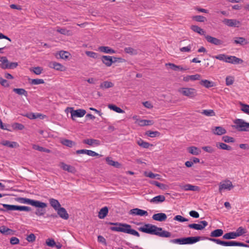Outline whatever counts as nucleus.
<instances>
[{
  "label": "nucleus",
  "mask_w": 249,
  "mask_h": 249,
  "mask_svg": "<svg viewBox=\"0 0 249 249\" xmlns=\"http://www.w3.org/2000/svg\"><path fill=\"white\" fill-rule=\"evenodd\" d=\"M13 90L14 92H15V93L19 95H23L25 97H27L28 96L27 91L25 90L24 89L14 88Z\"/></svg>",
  "instance_id": "42"
},
{
  "label": "nucleus",
  "mask_w": 249,
  "mask_h": 249,
  "mask_svg": "<svg viewBox=\"0 0 249 249\" xmlns=\"http://www.w3.org/2000/svg\"><path fill=\"white\" fill-rule=\"evenodd\" d=\"M49 202L51 206L56 211L61 207V205L59 201L54 198L49 199Z\"/></svg>",
  "instance_id": "29"
},
{
  "label": "nucleus",
  "mask_w": 249,
  "mask_h": 249,
  "mask_svg": "<svg viewBox=\"0 0 249 249\" xmlns=\"http://www.w3.org/2000/svg\"><path fill=\"white\" fill-rule=\"evenodd\" d=\"M227 63H230L234 64H241L243 62V60L235 56H228L227 57Z\"/></svg>",
  "instance_id": "19"
},
{
  "label": "nucleus",
  "mask_w": 249,
  "mask_h": 249,
  "mask_svg": "<svg viewBox=\"0 0 249 249\" xmlns=\"http://www.w3.org/2000/svg\"><path fill=\"white\" fill-rule=\"evenodd\" d=\"M174 220H176V221H179V222H186V221H188V219L185 218V217H183V216L180 215H176L174 218Z\"/></svg>",
  "instance_id": "64"
},
{
  "label": "nucleus",
  "mask_w": 249,
  "mask_h": 249,
  "mask_svg": "<svg viewBox=\"0 0 249 249\" xmlns=\"http://www.w3.org/2000/svg\"><path fill=\"white\" fill-rule=\"evenodd\" d=\"M237 237H239L246 232V230L242 227H239L235 232Z\"/></svg>",
  "instance_id": "57"
},
{
  "label": "nucleus",
  "mask_w": 249,
  "mask_h": 249,
  "mask_svg": "<svg viewBox=\"0 0 249 249\" xmlns=\"http://www.w3.org/2000/svg\"><path fill=\"white\" fill-rule=\"evenodd\" d=\"M108 107L110 109H112L117 113H122L124 112V110L122 109L121 108L117 107L114 105L109 104L108 105Z\"/></svg>",
  "instance_id": "44"
},
{
  "label": "nucleus",
  "mask_w": 249,
  "mask_h": 249,
  "mask_svg": "<svg viewBox=\"0 0 249 249\" xmlns=\"http://www.w3.org/2000/svg\"><path fill=\"white\" fill-rule=\"evenodd\" d=\"M41 203H43L45 205V206H43V207H36L37 208L35 212V214L37 216H42L44 215L46 213V210L45 208L47 206V204L46 203L41 202Z\"/></svg>",
  "instance_id": "24"
},
{
  "label": "nucleus",
  "mask_w": 249,
  "mask_h": 249,
  "mask_svg": "<svg viewBox=\"0 0 249 249\" xmlns=\"http://www.w3.org/2000/svg\"><path fill=\"white\" fill-rule=\"evenodd\" d=\"M0 144L10 148L17 147L18 144L15 142H10L7 140H3L0 142Z\"/></svg>",
  "instance_id": "26"
},
{
  "label": "nucleus",
  "mask_w": 249,
  "mask_h": 249,
  "mask_svg": "<svg viewBox=\"0 0 249 249\" xmlns=\"http://www.w3.org/2000/svg\"><path fill=\"white\" fill-rule=\"evenodd\" d=\"M237 236L236 234V233L234 231L229 232L225 233L222 237V238L224 239L230 240L235 239Z\"/></svg>",
  "instance_id": "33"
},
{
  "label": "nucleus",
  "mask_w": 249,
  "mask_h": 249,
  "mask_svg": "<svg viewBox=\"0 0 249 249\" xmlns=\"http://www.w3.org/2000/svg\"><path fill=\"white\" fill-rule=\"evenodd\" d=\"M208 223L206 221H200L199 224L193 223L188 225V227L196 230H202L207 225Z\"/></svg>",
  "instance_id": "9"
},
{
  "label": "nucleus",
  "mask_w": 249,
  "mask_h": 249,
  "mask_svg": "<svg viewBox=\"0 0 249 249\" xmlns=\"http://www.w3.org/2000/svg\"><path fill=\"white\" fill-rule=\"evenodd\" d=\"M233 123L235 125H232V127L237 130L240 131H249V123H247L241 119L234 120Z\"/></svg>",
  "instance_id": "5"
},
{
  "label": "nucleus",
  "mask_w": 249,
  "mask_h": 249,
  "mask_svg": "<svg viewBox=\"0 0 249 249\" xmlns=\"http://www.w3.org/2000/svg\"><path fill=\"white\" fill-rule=\"evenodd\" d=\"M216 146L220 149L227 150L228 151H231L232 150V148L231 146L222 142L216 143Z\"/></svg>",
  "instance_id": "43"
},
{
  "label": "nucleus",
  "mask_w": 249,
  "mask_h": 249,
  "mask_svg": "<svg viewBox=\"0 0 249 249\" xmlns=\"http://www.w3.org/2000/svg\"><path fill=\"white\" fill-rule=\"evenodd\" d=\"M57 214L62 218L67 220L69 215L66 209L63 207H60L57 210Z\"/></svg>",
  "instance_id": "18"
},
{
  "label": "nucleus",
  "mask_w": 249,
  "mask_h": 249,
  "mask_svg": "<svg viewBox=\"0 0 249 249\" xmlns=\"http://www.w3.org/2000/svg\"><path fill=\"white\" fill-rule=\"evenodd\" d=\"M188 151L193 155H198L200 152L201 150L197 147L195 146H191L188 148Z\"/></svg>",
  "instance_id": "35"
},
{
  "label": "nucleus",
  "mask_w": 249,
  "mask_h": 249,
  "mask_svg": "<svg viewBox=\"0 0 249 249\" xmlns=\"http://www.w3.org/2000/svg\"><path fill=\"white\" fill-rule=\"evenodd\" d=\"M60 167L63 170L67 171L70 173H74L76 171L74 167L70 165L67 164L64 162H61L60 163Z\"/></svg>",
  "instance_id": "23"
},
{
  "label": "nucleus",
  "mask_w": 249,
  "mask_h": 249,
  "mask_svg": "<svg viewBox=\"0 0 249 249\" xmlns=\"http://www.w3.org/2000/svg\"><path fill=\"white\" fill-rule=\"evenodd\" d=\"M137 143L140 146L144 148H148L150 146H152V144H151L147 142H144L141 139H139L137 141Z\"/></svg>",
  "instance_id": "39"
},
{
  "label": "nucleus",
  "mask_w": 249,
  "mask_h": 249,
  "mask_svg": "<svg viewBox=\"0 0 249 249\" xmlns=\"http://www.w3.org/2000/svg\"><path fill=\"white\" fill-rule=\"evenodd\" d=\"M178 92L183 95L190 98H193L197 96V91L196 89L191 88H180L178 90Z\"/></svg>",
  "instance_id": "6"
},
{
  "label": "nucleus",
  "mask_w": 249,
  "mask_h": 249,
  "mask_svg": "<svg viewBox=\"0 0 249 249\" xmlns=\"http://www.w3.org/2000/svg\"><path fill=\"white\" fill-rule=\"evenodd\" d=\"M193 19L196 21L203 22L206 21V18L202 16H196L193 17Z\"/></svg>",
  "instance_id": "62"
},
{
  "label": "nucleus",
  "mask_w": 249,
  "mask_h": 249,
  "mask_svg": "<svg viewBox=\"0 0 249 249\" xmlns=\"http://www.w3.org/2000/svg\"><path fill=\"white\" fill-rule=\"evenodd\" d=\"M213 57L219 60H222L226 62V60H227V57H228V55H227L225 54H220L219 55L214 56H213Z\"/></svg>",
  "instance_id": "55"
},
{
  "label": "nucleus",
  "mask_w": 249,
  "mask_h": 249,
  "mask_svg": "<svg viewBox=\"0 0 249 249\" xmlns=\"http://www.w3.org/2000/svg\"><path fill=\"white\" fill-rule=\"evenodd\" d=\"M222 140L227 143L229 142H235V140L233 138L228 136H224L222 137Z\"/></svg>",
  "instance_id": "58"
},
{
  "label": "nucleus",
  "mask_w": 249,
  "mask_h": 249,
  "mask_svg": "<svg viewBox=\"0 0 249 249\" xmlns=\"http://www.w3.org/2000/svg\"><path fill=\"white\" fill-rule=\"evenodd\" d=\"M129 214L133 215L140 216H147L148 214L147 211L140 209L139 208H134L131 209L129 211Z\"/></svg>",
  "instance_id": "13"
},
{
  "label": "nucleus",
  "mask_w": 249,
  "mask_h": 249,
  "mask_svg": "<svg viewBox=\"0 0 249 249\" xmlns=\"http://www.w3.org/2000/svg\"><path fill=\"white\" fill-rule=\"evenodd\" d=\"M12 127L15 129L20 130L23 129V128H24V125H23L21 124H19L18 123H15L13 124H12Z\"/></svg>",
  "instance_id": "63"
},
{
  "label": "nucleus",
  "mask_w": 249,
  "mask_h": 249,
  "mask_svg": "<svg viewBox=\"0 0 249 249\" xmlns=\"http://www.w3.org/2000/svg\"><path fill=\"white\" fill-rule=\"evenodd\" d=\"M201 113L207 116H214L215 115V113L213 109L203 110Z\"/></svg>",
  "instance_id": "48"
},
{
  "label": "nucleus",
  "mask_w": 249,
  "mask_h": 249,
  "mask_svg": "<svg viewBox=\"0 0 249 249\" xmlns=\"http://www.w3.org/2000/svg\"><path fill=\"white\" fill-rule=\"evenodd\" d=\"M0 232L6 235H13L14 234V231L5 226H2L0 227Z\"/></svg>",
  "instance_id": "25"
},
{
  "label": "nucleus",
  "mask_w": 249,
  "mask_h": 249,
  "mask_svg": "<svg viewBox=\"0 0 249 249\" xmlns=\"http://www.w3.org/2000/svg\"><path fill=\"white\" fill-rule=\"evenodd\" d=\"M165 200V197L164 196L159 195V196H157L153 197V198H152L150 200V202L151 203H158L162 202L164 201Z\"/></svg>",
  "instance_id": "28"
},
{
  "label": "nucleus",
  "mask_w": 249,
  "mask_h": 249,
  "mask_svg": "<svg viewBox=\"0 0 249 249\" xmlns=\"http://www.w3.org/2000/svg\"><path fill=\"white\" fill-rule=\"evenodd\" d=\"M240 105L242 107L241 109V110L244 112L249 115V105L244 104L241 103H240Z\"/></svg>",
  "instance_id": "59"
},
{
  "label": "nucleus",
  "mask_w": 249,
  "mask_h": 249,
  "mask_svg": "<svg viewBox=\"0 0 249 249\" xmlns=\"http://www.w3.org/2000/svg\"><path fill=\"white\" fill-rule=\"evenodd\" d=\"M17 200L21 203L30 204L35 207H43L45 206L43 203H41V201L31 199L28 198L18 197Z\"/></svg>",
  "instance_id": "7"
},
{
  "label": "nucleus",
  "mask_w": 249,
  "mask_h": 249,
  "mask_svg": "<svg viewBox=\"0 0 249 249\" xmlns=\"http://www.w3.org/2000/svg\"><path fill=\"white\" fill-rule=\"evenodd\" d=\"M71 109V118L73 120H74L75 118L76 117H82L86 113V111L85 109H79L73 110L72 108Z\"/></svg>",
  "instance_id": "10"
},
{
  "label": "nucleus",
  "mask_w": 249,
  "mask_h": 249,
  "mask_svg": "<svg viewBox=\"0 0 249 249\" xmlns=\"http://www.w3.org/2000/svg\"><path fill=\"white\" fill-rule=\"evenodd\" d=\"M32 85H39L44 83V81L42 79H32L30 83Z\"/></svg>",
  "instance_id": "60"
},
{
  "label": "nucleus",
  "mask_w": 249,
  "mask_h": 249,
  "mask_svg": "<svg viewBox=\"0 0 249 249\" xmlns=\"http://www.w3.org/2000/svg\"><path fill=\"white\" fill-rule=\"evenodd\" d=\"M46 245L50 247H53L55 245V242L52 238H48L46 240Z\"/></svg>",
  "instance_id": "61"
},
{
  "label": "nucleus",
  "mask_w": 249,
  "mask_h": 249,
  "mask_svg": "<svg viewBox=\"0 0 249 249\" xmlns=\"http://www.w3.org/2000/svg\"><path fill=\"white\" fill-rule=\"evenodd\" d=\"M49 67L56 71H65L66 70V68L63 65L54 61L51 62L49 64Z\"/></svg>",
  "instance_id": "14"
},
{
  "label": "nucleus",
  "mask_w": 249,
  "mask_h": 249,
  "mask_svg": "<svg viewBox=\"0 0 249 249\" xmlns=\"http://www.w3.org/2000/svg\"><path fill=\"white\" fill-rule=\"evenodd\" d=\"M206 239L213 242L217 244L223 246H240L243 247H249V245L248 244H244L242 242H239L236 241H222L219 239H216L215 238H208L207 237Z\"/></svg>",
  "instance_id": "3"
},
{
  "label": "nucleus",
  "mask_w": 249,
  "mask_h": 249,
  "mask_svg": "<svg viewBox=\"0 0 249 249\" xmlns=\"http://www.w3.org/2000/svg\"><path fill=\"white\" fill-rule=\"evenodd\" d=\"M85 53L87 56L93 58H99V55L96 53L91 51H86Z\"/></svg>",
  "instance_id": "54"
},
{
  "label": "nucleus",
  "mask_w": 249,
  "mask_h": 249,
  "mask_svg": "<svg viewBox=\"0 0 249 249\" xmlns=\"http://www.w3.org/2000/svg\"><path fill=\"white\" fill-rule=\"evenodd\" d=\"M17 211L29 212L31 211V208L25 206H17Z\"/></svg>",
  "instance_id": "56"
},
{
  "label": "nucleus",
  "mask_w": 249,
  "mask_h": 249,
  "mask_svg": "<svg viewBox=\"0 0 249 249\" xmlns=\"http://www.w3.org/2000/svg\"><path fill=\"white\" fill-rule=\"evenodd\" d=\"M212 132L214 135H222L226 133V130L222 126H215L212 129Z\"/></svg>",
  "instance_id": "22"
},
{
  "label": "nucleus",
  "mask_w": 249,
  "mask_h": 249,
  "mask_svg": "<svg viewBox=\"0 0 249 249\" xmlns=\"http://www.w3.org/2000/svg\"><path fill=\"white\" fill-rule=\"evenodd\" d=\"M200 77V75L198 74L192 75H187L185 77H184L183 80L185 82H188L190 80L195 81L196 80H199Z\"/></svg>",
  "instance_id": "30"
},
{
  "label": "nucleus",
  "mask_w": 249,
  "mask_h": 249,
  "mask_svg": "<svg viewBox=\"0 0 249 249\" xmlns=\"http://www.w3.org/2000/svg\"><path fill=\"white\" fill-rule=\"evenodd\" d=\"M234 187L232 182L229 180H225L220 182L219 184V191L221 192L222 190H231Z\"/></svg>",
  "instance_id": "8"
},
{
  "label": "nucleus",
  "mask_w": 249,
  "mask_h": 249,
  "mask_svg": "<svg viewBox=\"0 0 249 249\" xmlns=\"http://www.w3.org/2000/svg\"><path fill=\"white\" fill-rule=\"evenodd\" d=\"M108 209L107 207L102 208L99 212L98 216L101 219L104 218L107 214Z\"/></svg>",
  "instance_id": "34"
},
{
  "label": "nucleus",
  "mask_w": 249,
  "mask_h": 249,
  "mask_svg": "<svg viewBox=\"0 0 249 249\" xmlns=\"http://www.w3.org/2000/svg\"><path fill=\"white\" fill-rule=\"evenodd\" d=\"M106 162L109 165L113 166H114L116 168H119L121 166L120 163H119L117 161H113L111 158L107 157L106 159Z\"/></svg>",
  "instance_id": "38"
},
{
  "label": "nucleus",
  "mask_w": 249,
  "mask_h": 249,
  "mask_svg": "<svg viewBox=\"0 0 249 249\" xmlns=\"http://www.w3.org/2000/svg\"><path fill=\"white\" fill-rule=\"evenodd\" d=\"M205 38L207 40V41L215 45L219 46L223 45V41L222 40L219 39L216 37H213L209 35H206L205 36Z\"/></svg>",
  "instance_id": "11"
},
{
  "label": "nucleus",
  "mask_w": 249,
  "mask_h": 249,
  "mask_svg": "<svg viewBox=\"0 0 249 249\" xmlns=\"http://www.w3.org/2000/svg\"><path fill=\"white\" fill-rule=\"evenodd\" d=\"M140 231L153 235H156L161 237H170L172 234L170 232L163 230L162 228L151 224H145L143 227L138 228Z\"/></svg>",
  "instance_id": "1"
},
{
  "label": "nucleus",
  "mask_w": 249,
  "mask_h": 249,
  "mask_svg": "<svg viewBox=\"0 0 249 249\" xmlns=\"http://www.w3.org/2000/svg\"><path fill=\"white\" fill-rule=\"evenodd\" d=\"M145 134L151 138L156 137L157 136H159L160 135V133L158 131H152L150 130L147 131Z\"/></svg>",
  "instance_id": "52"
},
{
  "label": "nucleus",
  "mask_w": 249,
  "mask_h": 249,
  "mask_svg": "<svg viewBox=\"0 0 249 249\" xmlns=\"http://www.w3.org/2000/svg\"><path fill=\"white\" fill-rule=\"evenodd\" d=\"M152 218L154 220L162 222L166 220L167 218V215L164 213H157L153 215Z\"/></svg>",
  "instance_id": "17"
},
{
  "label": "nucleus",
  "mask_w": 249,
  "mask_h": 249,
  "mask_svg": "<svg viewBox=\"0 0 249 249\" xmlns=\"http://www.w3.org/2000/svg\"><path fill=\"white\" fill-rule=\"evenodd\" d=\"M24 116L27 117L30 119H35L40 117L42 116V114L39 113L35 114L34 113H29L24 115Z\"/></svg>",
  "instance_id": "46"
},
{
  "label": "nucleus",
  "mask_w": 249,
  "mask_h": 249,
  "mask_svg": "<svg viewBox=\"0 0 249 249\" xmlns=\"http://www.w3.org/2000/svg\"><path fill=\"white\" fill-rule=\"evenodd\" d=\"M83 142L85 144H88L89 145H99L100 144V141L98 140L88 139L83 141Z\"/></svg>",
  "instance_id": "27"
},
{
  "label": "nucleus",
  "mask_w": 249,
  "mask_h": 249,
  "mask_svg": "<svg viewBox=\"0 0 249 249\" xmlns=\"http://www.w3.org/2000/svg\"><path fill=\"white\" fill-rule=\"evenodd\" d=\"M99 50L101 52H104L107 53H114L116 51L107 46H101L99 47Z\"/></svg>",
  "instance_id": "32"
},
{
  "label": "nucleus",
  "mask_w": 249,
  "mask_h": 249,
  "mask_svg": "<svg viewBox=\"0 0 249 249\" xmlns=\"http://www.w3.org/2000/svg\"><path fill=\"white\" fill-rule=\"evenodd\" d=\"M191 29L195 32H196L198 34H199L200 35H204L205 36H206L205 35L206 32L201 28L200 27H198L196 25H192L191 26Z\"/></svg>",
  "instance_id": "31"
},
{
  "label": "nucleus",
  "mask_w": 249,
  "mask_h": 249,
  "mask_svg": "<svg viewBox=\"0 0 249 249\" xmlns=\"http://www.w3.org/2000/svg\"><path fill=\"white\" fill-rule=\"evenodd\" d=\"M223 234V231L222 229H216L211 232L210 236L212 237H218L222 236Z\"/></svg>",
  "instance_id": "36"
},
{
  "label": "nucleus",
  "mask_w": 249,
  "mask_h": 249,
  "mask_svg": "<svg viewBox=\"0 0 249 249\" xmlns=\"http://www.w3.org/2000/svg\"><path fill=\"white\" fill-rule=\"evenodd\" d=\"M222 22L229 27H238L240 25V21L234 19L225 18Z\"/></svg>",
  "instance_id": "12"
},
{
  "label": "nucleus",
  "mask_w": 249,
  "mask_h": 249,
  "mask_svg": "<svg viewBox=\"0 0 249 249\" xmlns=\"http://www.w3.org/2000/svg\"><path fill=\"white\" fill-rule=\"evenodd\" d=\"M30 71H33L36 74L39 75L42 73L43 68L40 67H36L30 68Z\"/></svg>",
  "instance_id": "49"
},
{
  "label": "nucleus",
  "mask_w": 249,
  "mask_h": 249,
  "mask_svg": "<svg viewBox=\"0 0 249 249\" xmlns=\"http://www.w3.org/2000/svg\"><path fill=\"white\" fill-rule=\"evenodd\" d=\"M62 143L69 147H72L73 146L75 145V143L74 142L67 139L64 140L62 141Z\"/></svg>",
  "instance_id": "51"
},
{
  "label": "nucleus",
  "mask_w": 249,
  "mask_h": 249,
  "mask_svg": "<svg viewBox=\"0 0 249 249\" xmlns=\"http://www.w3.org/2000/svg\"><path fill=\"white\" fill-rule=\"evenodd\" d=\"M124 51L125 53H129L130 54H137V50L131 47H126L124 48Z\"/></svg>",
  "instance_id": "53"
},
{
  "label": "nucleus",
  "mask_w": 249,
  "mask_h": 249,
  "mask_svg": "<svg viewBox=\"0 0 249 249\" xmlns=\"http://www.w3.org/2000/svg\"><path fill=\"white\" fill-rule=\"evenodd\" d=\"M202 237L200 236H191L182 238L171 239L170 242L180 245L193 244L198 242Z\"/></svg>",
  "instance_id": "4"
},
{
  "label": "nucleus",
  "mask_w": 249,
  "mask_h": 249,
  "mask_svg": "<svg viewBox=\"0 0 249 249\" xmlns=\"http://www.w3.org/2000/svg\"><path fill=\"white\" fill-rule=\"evenodd\" d=\"M33 148L35 150H37V151H39L40 152H46L47 153H50L51 152V151L49 149L46 148L42 147V146H39L38 145H36V144H34L33 145Z\"/></svg>",
  "instance_id": "40"
},
{
  "label": "nucleus",
  "mask_w": 249,
  "mask_h": 249,
  "mask_svg": "<svg viewBox=\"0 0 249 249\" xmlns=\"http://www.w3.org/2000/svg\"><path fill=\"white\" fill-rule=\"evenodd\" d=\"M58 55L60 58L66 60L69 58L70 53L66 51H61L59 52Z\"/></svg>",
  "instance_id": "47"
},
{
  "label": "nucleus",
  "mask_w": 249,
  "mask_h": 249,
  "mask_svg": "<svg viewBox=\"0 0 249 249\" xmlns=\"http://www.w3.org/2000/svg\"><path fill=\"white\" fill-rule=\"evenodd\" d=\"M108 224L115 226L110 228V230L112 231L122 232L130 234L137 237L140 236V233L136 230L132 229L131 226L129 224L119 222H109Z\"/></svg>",
  "instance_id": "2"
},
{
  "label": "nucleus",
  "mask_w": 249,
  "mask_h": 249,
  "mask_svg": "<svg viewBox=\"0 0 249 249\" xmlns=\"http://www.w3.org/2000/svg\"><path fill=\"white\" fill-rule=\"evenodd\" d=\"M113 86L114 84L113 83L108 81H105L100 84V87L101 89H108L113 87Z\"/></svg>",
  "instance_id": "45"
},
{
  "label": "nucleus",
  "mask_w": 249,
  "mask_h": 249,
  "mask_svg": "<svg viewBox=\"0 0 249 249\" xmlns=\"http://www.w3.org/2000/svg\"><path fill=\"white\" fill-rule=\"evenodd\" d=\"M153 124L154 121L151 120H141L139 122V124L142 126L151 125Z\"/></svg>",
  "instance_id": "41"
},
{
  "label": "nucleus",
  "mask_w": 249,
  "mask_h": 249,
  "mask_svg": "<svg viewBox=\"0 0 249 249\" xmlns=\"http://www.w3.org/2000/svg\"><path fill=\"white\" fill-rule=\"evenodd\" d=\"M180 187L181 189L184 191H192L198 192L200 190L199 187L198 186L193 185L190 184H187L182 186L180 185Z\"/></svg>",
  "instance_id": "16"
},
{
  "label": "nucleus",
  "mask_w": 249,
  "mask_h": 249,
  "mask_svg": "<svg viewBox=\"0 0 249 249\" xmlns=\"http://www.w3.org/2000/svg\"><path fill=\"white\" fill-rule=\"evenodd\" d=\"M145 176L151 178H157L158 179H160V175L154 174L151 172L148 173L145 172Z\"/></svg>",
  "instance_id": "50"
},
{
  "label": "nucleus",
  "mask_w": 249,
  "mask_h": 249,
  "mask_svg": "<svg viewBox=\"0 0 249 249\" xmlns=\"http://www.w3.org/2000/svg\"><path fill=\"white\" fill-rule=\"evenodd\" d=\"M200 84L206 88H210L214 86V83L208 80H202Z\"/></svg>",
  "instance_id": "37"
},
{
  "label": "nucleus",
  "mask_w": 249,
  "mask_h": 249,
  "mask_svg": "<svg viewBox=\"0 0 249 249\" xmlns=\"http://www.w3.org/2000/svg\"><path fill=\"white\" fill-rule=\"evenodd\" d=\"M233 43L239 44L241 46H244L249 43L248 40L243 37H235L233 38Z\"/></svg>",
  "instance_id": "20"
},
{
  "label": "nucleus",
  "mask_w": 249,
  "mask_h": 249,
  "mask_svg": "<svg viewBox=\"0 0 249 249\" xmlns=\"http://www.w3.org/2000/svg\"><path fill=\"white\" fill-rule=\"evenodd\" d=\"M102 62L107 67H110L113 63V57L110 56L103 55L100 57Z\"/></svg>",
  "instance_id": "15"
},
{
  "label": "nucleus",
  "mask_w": 249,
  "mask_h": 249,
  "mask_svg": "<svg viewBox=\"0 0 249 249\" xmlns=\"http://www.w3.org/2000/svg\"><path fill=\"white\" fill-rule=\"evenodd\" d=\"M0 205L3 207V208H0V211L5 212L9 211H17V205L5 204H0Z\"/></svg>",
  "instance_id": "21"
}]
</instances>
